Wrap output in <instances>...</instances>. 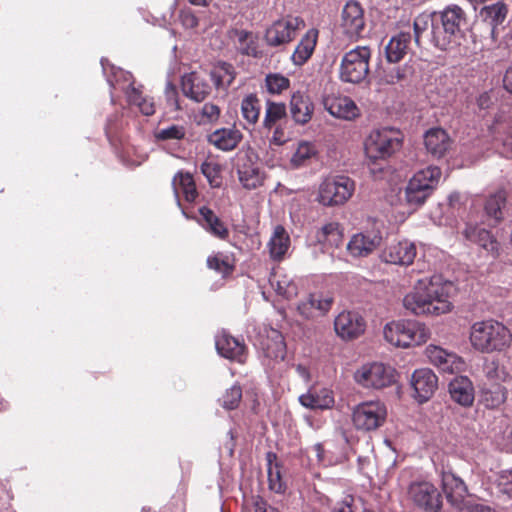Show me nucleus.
I'll use <instances>...</instances> for the list:
<instances>
[{
    "label": "nucleus",
    "instance_id": "15",
    "mask_svg": "<svg viewBox=\"0 0 512 512\" xmlns=\"http://www.w3.org/2000/svg\"><path fill=\"white\" fill-rule=\"evenodd\" d=\"M466 240L478 245L485 250L492 258L499 255V243L489 230L480 227L477 221L470 219L462 232Z\"/></svg>",
    "mask_w": 512,
    "mask_h": 512
},
{
    "label": "nucleus",
    "instance_id": "1",
    "mask_svg": "<svg viewBox=\"0 0 512 512\" xmlns=\"http://www.w3.org/2000/svg\"><path fill=\"white\" fill-rule=\"evenodd\" d=\"M452 284L443 282L439 276L421 278L403 298V306L410 313L440 315L452 309L450 291Z\"/></svg>",
    "mask_w": 512,
    "mask_h": 512
},
{
    "label": "nucleus",
    "instance_id": "64",
    "mask_svg": "<svg viewBox=\"0 0 512 512\" xmlns=\"http://www.w3.org/2000/svg\"><path fill=\"white\" fill-rule=\"evenodd\" d=\"M255 512H280L278 509L270 506L265 500L259 498L255 501Z\"/></svg>",
    "mask_w": 512,
    "mask_h": 512
},
{
    "label": "nucleus",
    "instance_id": "23",
    "mask_svg": "<svg viewBox=\"0 0 512 512\" xmlns=\"http://www.w3.org/2000/svg\"><path fill=\"white\" fill-rule=\"evenodd\" d=\"M289 108L291 117L296 124L305 125L312 119L314 104L305 92H294L290 99Z\"/></svg>",
    "mask_w": 512,
    "mask_h": 512
},
{
    "label": "nucleus",
    "instance_id": "45",
    "mask_svg": "<svg viewBox=\"0 0 512 512\" xmlns=\"http://www.w3.org/2000/svg\"><path fill=\"white\" fill-rule=\"evenodd\" d=\"M505 205V196L499 192L491 195L485 202L484 210L489 221L498 223L502 217V209Z\"/></svg>",
    "mask_w": 512,
    "mask_h": 512
},
{
    "label": "nucleus",
    "instance_id": "2",
    "mask_svg": "<svg viewBox=\"0 0 512 512\" xmlns=\"http://www.w3.org/2000/svg\"><path fill=\"white\" fill-rule=\"evenodd\" d=\"M512 341L509 329L496 320L475 322L470 331L471 345L482 353L503 351Z\"/></svg>",
    "mask_w": 512,
    "mask_h": 512
},
{
    "label": "nucleus",
    "instance_id": "20",
    "mask_svg": "<svg viewBox=\"0 0 512 512\" xmlns=\"http://www.w3.org/2000/svg\"><path fill=\"white\" fill-rule=\"evenodd\" d=\"M183 94L195 102L204 101L211 93V85L207 79L199 73L185 74L181 80Z\"/></svg>",
    "mask_w": 512,
    "mask_h": 512
},
{
    "label": "nucleus",
    "instance_id": "49",
    "mask_svg": "<svg viewBox=\"0 0 512 512\" xmlns=\"http://www.w3.org/2000/svg\"><path fill=\"white\" fill-rule=\"evenodd\" d=\"M154 135L158 141L181 140L186 136V128L182 125L174 124L158 129Z\"/></svg>",
    "mask_w": 512,
    "mask_h": 512
},
{
    "label": "nucleus",
    "instance_id": "14",
    "mask_svg": "<svg viewBox=\"0 0 512 512\" xmlns=\"http://www.w3.org/2000/svg\"><path fill=\"white\" fill-rule=\"evenodd\" d=\"M428 361L440 371L445 373L460 372L464 368V361L456 353L440 346L430 344L425 349Z\"/></svg>",
    "mask_w": 512,
    "mask_h": 512
},
{
    "label": "nucleus",
    "instance_id": "35",
    "mask_svg": "<svg viewBox=\"0 0 512 512\" xmlns=\"http://www.w3.org/2000/svg\"><path fill=\"white\" fill-rule=\"evenodd\" d=\"M199 214V223L205 230L220 239H225L228 236L227 228L211 209L207 207H201L199 209Z\"/></svg>",
    "mask_w": 512,
    "mask_h": 512
},
{
    "label": "nucleus",
    "instance_id": "44",
    "mask_svg": "<svg viewBox=\"0 0 512 512\" xmlns=\"http://www.w3.org/2000/svg\"><path fill=\"white\" fill-rule=\"evenodd\" d=\"M506 15L507 7L501 2L486 6L481 10V16L491 26L492 32L503 23Z\"/></svg>",
    "mask_w": 512,
    "mask_h": 512
},
{
    "label": "nucleus",
    "instance_id": "17",
    "mask_svg": "<svg viewBox=\"0 0 512 512\" xmlns=\"http://www.w3.org/2000/svg\"><path fill=\"white\" fill-rule=\"evenodd\" d=\"M341 27L350 37H358L365 27L364 10L355 0H349L341 12Z\"/></svg>",
    "mask_w": 512,
    "mask_h": 512
},
{
    "label": "nucleus",
    "instance_id": "52",
    "mask_svg": "<svg viewBox=\"0 0 512 512\" xmlns=\"http://www.w3.org/2000/svg\"><path fill=\"white\" fill-rule=\"evenodd\" d=\"M108 82L111 87H113V88L118 87L124 93H126V90L129 89L130 83H131V85H135V81H134L131 73L124 71L120 68L113 71V77L108 78Z\"/></svg>",
    "mask_w": 512,
    "mask_h": 512
},
{
    "label": "nucleus",
    "instance_id": "38",
    "mask_svg": "<svg viewBox=\"0 0 512 512\" xmlns=\"http://www.w3.org/2000/svg\"><path fill=\"white\" fill-rule=\"evenodd\" d=\"M266 460L269 489L275 493H283L286 489V485L282 480L281 466L277 461L276 454L268 452L266 454Z\"/></svg>",
    "mask_w": 512,
    "mask_h": 512
},
{
    "label": "nucleus",
    "instance_id": "5",
    "mask_svg": "<svg viewBox=\"0 0 512 512\" xmlns=\"http://www.w3.org/2000/svg\"><path fill=\"white\" fill-rule=\"evenodd\" d=\"M383 333L387 342L402 348L420 345L429 338V330L426 326L413 320L387 323Z\"/></svg>",
    "mask_w": 512,
    "mask_h": 512
},
{
    "label": "nucleus",
    "instance_id": "16",
    "mask_svg": "<svg viewBox=\"0 0 512 512\" xmlns=\"http://www.w3.org/2000/svg\"><path fill=\"white\" fill-rule=\"evenodd\" d=\"M363 317L354 311H343L338 314L334 321V329L338 336L345 340L359 337L365 331Z\"/></svg>",
    "mask_w": 512,
    "mask_h": 512
},
{
    "label": "nucleus",
    "instance_id": "46",
    "mask_svg": "<svg viewBox=\"0 0 512 512\" xmlns=\"http://www.w3.org/2000/svg\"><path fill=\"white\" fill-rule=\"evenodd\" d=\"M342 232L338 223L331 222L324 225L317 233V240L330 246L338 247L342 242Z\"/></svg>",
    "mask_w": 512,
    "mask_h": 512
},
{
    "label": "nucleus",
    "instance_id": "28",
    "mask_svg": "<svg viewBox=\"0 0 512 512\" xmlns=\"http://www.w3.org/2000/svg\"><path fill=\"white\" fill-rule=\"evenodd\" d=\"M442 485L447 500L453 505H459L467 495L465 483L453 473H443Z\"/></svg>",
    "mask_w": 512,
    "mask_h": 512
},
{
    "label": "nucleus",
    "instance_id": "29",
    "mask_svg": "<svg viewBox=\"0 0 512 512\" xmlns=\"http://www.w3.org/2000/svg\"><path fill=\"white\" fill-rule=\"evenodd\" d=\"M142 85H131L126 90V99L129 105L135 106L145 116H151L155 113V103L153 98L143 95Z\"/></svg>",
    "mask_w": 512,
    "mask_h": 512
},
{
    "label": "nucleus",
    "instance_id": "36",
    "mask_svg": "<svg viewBox=\"0 0 512 512\" xmlns=\"http://www.w3.org/2000/svg\"><path fill=\"white\" fill-rule=\"evenodd\" d=\"M199 214V223L205 230L220 239H225L228 236L227 228L211 209L207 207H201L199 209Z\"/></svg>",
    "mask_w": 512,
    "mask_h": 512
},
{
    "label": "nucleus",
    "instance_id": "8",
    "mask_svg": "<svg viewBox=\"0 0 512 512\" xmlns=\"http://www.w3.org/2000/svg\"><path fill=\"white\" fill-rule=\"evenodd\" d=\"M386 418L387 407L379 400L359 403L352 410V423L358 431H375L385 423Z\"/></svg>",
    "mask_w": 512,
    "mask_h": 512
},
{
    "label": "nucleus",
    "instance_id": "48",
    "mask_svg": "<svg viewBox=\"0 0 512 512\" xmlns=\"http://www.w3.org/2000/svg\"><path fill=\"white\" fill-rule=\"evenodd\" d=\"M267 91L271 94H280L289 88L290 81L287 77L278 74H268L265 78Z\"/></svg>",
    "mask_w": 512,
    "mask_h": 512
},
{
    "label": "nucleus",
    "instance_id": "47",
    "mask_svg": "<svg viewBox=\"0 0 512 512\" xmlns=\"http://www.w3.org/2000/svg\"><path fill=\"white\" fill-rule=\"evenodd\" d=\"M316 155L315 146L310 142H300L293 153L290 164L293 168H299L307 164V162Z\"/></svg>",
    "mask_w": 512,
    "mask_h": 512
},
{
    "label": "nucleus",
    "instance_id": "25",
    "mask_svg": "<svg viewBox=\"0 0 512 512\" xmlns=\"http://www.w3.org/2000/svg\"><path fill=\"white\" fill-rule=\"evenodd\" d=\"M424 144L430 155L440 159L449 151L452 141L445 130L432 128L425 133Z\"/></svg>",
    "mask_w": 512,
    "mask_h": 512
},
{
    "label": "nucleus",
    "instance_id": "26",
    "mask_svg": "<svg viewBox=\"0 0 512 512\" xmlns=\"http://www.w3.org/2000/svg\"><path fill=\"white\" fill-rule=\"evenodd\" d=\"M243 135L233 127L219 128L208 135V142L222 151H232L241 142Z\"/></svg>",
    "mask_w": 512,
    "mask_h": 512
},
{
    "label": "nucleus",
    "instance_id": "9",
    "mask_svg": "<svg viewBox=\"0 0 512 512\" xmlns=\"http://www.w3.org/2000/svg\"><path fill=\"white\" fill-rule=\"evenodd\" d=\"M355 191V182L348 176L338 175L325 179L320 187L318 200L324 206L342 205Z\"/></svg>",
    "mask_w": 512,
    "mask_h": 512
},
{
    "label": "nucleus",
    "instance_id": "58",
    "mask_svg": "<svg viewBox=\"0 0 512 512\" xmlns=\"http://www.w3.org/2000/svg\"><path fill=\"white\" fill-rule=\"evenodd\" d=\"M220 117V108L213 103H206L201 109V122L214 123Z\"/></svg>",
    "mask_w": 512,
    "mask_h": 512
},
{
    "label": "nucleus",
    "instance_id": "32",
    "mask_svg": "<svg viewBox=\"0 0 512 512\" xmlns=\"http://www.w3.org/2000/svg\"><path fill=\"white\" fill-rule=\"evenodd\" d=\"M262 350L267 358L275 361H282L286 355V344L282 334L271 329L267 339L261 343Z\"/></svg>",
    "mask_w": 512,
    "mask_h": 512
},
{
    "label": "nucleus",
    "instance_id": "54",
    "mask_svg": "<svg viewBox=\"0 0 512 512\" xmlns=\"http://www.w3.org/2000/svg\"><path fill=\"white\" fill-rule=\"evenodd\" d=\"M200 170L211 187H219L221 185L219 164L205 161L201 164Z\"/></svg>",
    "mask_w": 512,
    "mask_h": 512
},
{
    "label": "nucleus",
    "instance_id": "34",
    "mask_svg": "<svg viewBox=\"0 0 512 512\" xmlns=\"http://www.w3.org/2000/svg\"><path fill=\"white\" fill-rule=\"evenodd\" d=\"M317 35L316 30H309L303 36L291 56L295 65L301 66L311 57L316 46Z\"/></svg>",
    "mask_w": 512,
    "mask_h": 512
},
{
    "label": "nucleus",
    "instance_id": "41",
    "mask_svg": "<svg viewBox=\"0 0 512 512\" xmlns=\"http://www.w3.org/2000/svg\"><path fill=\"white\" fill-rule=\"evenodd\" d=\"M270 283L276 293L286 299H291L298 294L296 282L287 274L275 273Z\"/></svg>",
    "mask_w": 512,
    "mask_h": 512
},
{
    "label": "nucleus",
    "instance_id": "13",
    "mask_svg": "<svg viewBox=\"0 0 512 512\" xmlns=\"http://www.w3.org/2000/svg\"><path fill=\"white\" fill-rule=\"evenodd\" d=\"M413 397L419 402L428 401L438 388V377L429 368L416 369L410 378Z\"/></svg>",
    "mask_w": 512,
    "mask_h": 512
},
{
    "label": "nucleus",
    "instance_id": "60",
    "mask_svg": "<svg viewBox=\"0 0 512 512\" xmlns=\"http://www.w3.org/2000/svg\"><path fill=\"white\" fill-rule=\"evenodd\" d=\"M241 53L247 56L258 58L261 56V51L258 49L255 37L250 39L244 45L240 46Z\"/></svg>",
    "mask_w": 512,
    "mask_h": 512
},
{
    "label": "nucleus",
    "instance_id": "30",
    "mask_svg": "<svg viewBox=\"0 0 512 512\" xmlns=\"http://www.w3.org/2000/svg\"><path fill=\"white\" fill-rule=\"evenodd\" d=\"M237 173L240 183L246 189H255L263 182L259 167L250 158L238 165Z\"/></svg>",
    "mask_w": 512,
    "mask_h": 512
},
{
    "label": "nucleus",
    "instance_id": "7",
    "mask_svg": "<svg viewBox=\"0 0 512 512\" xmlns=\"http://www.w3.org/2000/svg\"><path fill=\"white\" fill-rule=\"evenodd\" d=\"M440 176L441 171L436 166H429L414 174L405 190L407 203L415 207L422 205L437 185Z\"/></svg>",
    "mask_w": 512,
    "mask_h": 512
},
{
    "label": "nucleus",
    "instance_id": "40",
    "mask_svg": "<svg viewBox=\"0 0 512 512\" xmlns=\"http://www.w3.org/2000/svg\"><path fill=\"white\" fill-rule=\"evenodd\" d=\"M234 67L226 62L217 63L210 72L211 79L217 89H227L235 79Z\"/></svg>",
    "mask_w": 512,
    "mask_h": 512
},
{
    "label": "nucleus",
    "instance_id": "62",
    "mask_svg": "<svg viewBox=\"0 0 512 512\" xmlns=\"http://www.w3.org/2000/svg\"><path fill=\"white\" fill-rule=\"evenodd\" d=\"M181 21L186 28H195L198 26V18L190 12H184L181 15Z\"/></svg>",
    "mask_w": 512,
    "mask_h": 512
},
{
    "label": "nucleus",
    "instance_id": "55",
    "mask_svg": "<svg viewBox=\"0 0 512 512\" xmlns=\"http://www.w3.org/2000/svg\"><path fill=\"white\" fill-rule=\"evenodd\" d=\"M207 265L210 269L216 271L222 276H226L233 270V267L227 261V258L223 255L209 256L207 259Z\"/></svg>",
    "mask_w": 512,
    "mask_h": 512
},
{
    "label": "nucleus",
    "instance_id": "42",
    "mask_svg": "<svg viewBox=\"0 0 512 512\" xmlns=\"http://www.w3.org/2000/svg\"><path fill=\"white\" fill-rule=\"evenodd\" d=\"M261 103L258 97L251 93L241 101V116L249 125H255L260 116Z\"/></svg>",
    "mask_w": 512,
    "mask_h": 512
},
{
    "label": "nucleus",
    "instance_id": "4",
    "mask_svg": "<svg viewBox=\"0 0 512 512\" xmlns=\"http://www.w3.org/2000/svg\"><path fill=\"white\" fill-rule=\"evenodd\" d=\"M403 142L398 129L384 127L370 132L364 142V150L369 162L386 161L400 150Z\"/></svg>",
    "mask_w": 512,
    "mask_h": 512
},
{
    "label": "nucleus",
    "instance_id": "39",
    "mask_svg": "<svg viewBox=\"0 0 512 512\" xmlns=\"http://www.w3.org/2000/svg\"><path fill=\"white\" fill-rule=\"evenodd\" d=\"M176 195L182 193L185 200L193 202L198 196L194 179L190 173H177L172 181Z\"/></svg>",
    "mask_w": 512,
    "mask_h": 512
},
{
    "label": "nucleus",
    "instance_id": "57",
    "mask_svg": "<svg viewBox=\"0 0 512 512\" xmlns=\"http://www.w3.org/2000/svg\"><path fill=\"white\" fill-rule=\"evenodd\" d=\"M498 491L512 499V469L502 471L497 479Z\"/></svg>",
    "mask_w": 512,
    "mask_h": 512
},
{
    "label": "nucleus",
    "instance_id": "21",
    "mask_svg": "<svg viewBox=\"0 0 512 512\" xmlns=\"http://www.w3.org/2000/svg\"><path fill=\"white\" fill-rule=\"evenodd\" d=\"M382 237L377 232L357 233L347 244V250L353 257H366L381 243Z\"/></svg>",
    "mask_w": 512,
    "mask_h": 512
},
{
    "label": "nucleus",
    "instance_id": "50",
    "mask_svg": "<svg viewBox=\"0 0 512 512\" xmlns=\"http://www.w3.org/2000/svg\"><path fill=\"white\" fill-rule=\"evenodd\" d=\"M409 70L407 66H396L385 69L381 76V82L393 85L404 81L408 77Z\"/></svg>",
    "mask_w": 512,
    "mask_h": 512
},
{
    "label": "nucleus",
    "instance_id": "51",
    "mask_svg": "<svg viewBox=\"0 0 512 512\" xmlns=\"http://www.w3.org/2000/svg\"><path fill=\"white\" fill-rule=\"evenodd\" d=\"M241 399L242 389L239 385L235 384L225 391L222 398L220 399V403L223 408L227 410H233L239 406Z\"/></svg>",
    "mask_w": 512,
    "mask_h": 512
},
{
    "label": "nucleus",
    "instance_id": "56",
    "mask_svg": "<svg viewBox=\"0 0 512 512\" xmlns=\"http://www.w3.org/2000/svg\"><path fill=\"white\" fill-rule=\"evenodd\" d=\"M310 295L313 298L315 311H318L319 314L323 315L331 309L334 298L330 294L313 293Z\"/></svg>",
    "mask_w": 512,
    "mask_h": 512
},
{
    "label": "nucleus",
    "instance_id": "61",
    "mask_svg": "<svg viewBox=\"0 0 512 512\" xmlns=\"http://www.w3.org/2000/svg\"><path fill=\"white\" fill-rule=\"evenodd\" d=\"M165 97L168 104L174 109H179L178 103V93L176 86H174L171 82H168L165 88Z\"/></svg>",
    "mask_w": 512,
    "mask_h": 512
},
{
    "label": "nucleus",
    "instance_id": "33",
    "mask_svg": "<svg viewBox=\"0 0 512 512\" xmlns=\"http://www.w3.org/2000/svg\"><path fill=\"white\" fill-rule=\"evenodd\" d=\"M290 247V237L284 227L278 225L275 227L269 240L268 248L273 260H281Z\"/></svg>",
    "mask_w": 512,
    "mask_h": 512
},
{
    "label": "nucleus",
    "instance_id": "19",
    "mask_svg": "<svg viewBox=\"0 0 512 512\" xmlns=\"http://www.w3.org/2000/svg\"><path fill=\"white\" fill-rule=\"evenodd\" d=\"M415 256V244L408 240L392 242L381 253L383 261L396 265H409Z\"/></svg>",
    "mask_w": 512,
    "mask_h": 512
},
{
    "label": "nucleus",
    "instance_id": "3",
    "mask_svg": "<svg viewBox=\"0 0 512 512\" xmlns=\"http://www.w3.org/2000/svg\"><path fill=\"white\" fill-rule=\"evenodd\" d=\"M465 23V13L457 5L446 7L443 11L434 12L430 40L439 49L446 50L461 33Z\"/></svg>",
    "mask_w": 512,
    "mask_h": 512
},
{
    "label": "nucleus",
    "instance_id": "43",
    "mask_svg": "<svg viewBox=\"0 0 512 512\" xmlns=\"http://www.w3.org/2000/svg\"><path fill=\"white\" fill-rule=\"evenodd\" d=\"M287 115L286 105L281 102L268 100L265 107V115L262 125L266 129H272L280 120Z\"/></svg>",
    "mask_w": 512,
    "mask_h": 512
},
{
    "label": "nucleus",
    "instance_id": "18",
    "mask_svg": "<svg viewBox=\"0 0 512 512\" xmlns=\"http://www.w3.org/2000/svg\"><path fill=\"white\" fill-rule=\"evenodd\" d=\"M322 103L325 110L335 118L353 120L360 114L355 102L347 96L326 95L323 97Z\"/></svg>",
    "mask_w": 512,
    "mask_h": 512
},
{
    "label": "nucleus",
    "instance_id": "63",
    "mask_svg": "<svg viewBox=\"0 0 512 512\" xmlns=\"http://www.w3.org/2000/svg\"><path fill=\"white\" fill-rule=\"evenodd\" d=\"M270 141L271 143L278 146L284 144L287 141L284 131L280 126L275 127Z\"/></svg>",
    "mask_w": 512,
    "mask_h": 512
},
{
    "label": "nucleus",
    "instance_id": "59",
    "mask_svg": "<svg viewBox=\"0 0 512 512\" xmlns=\"http://www.w3.org/2000/svg\"><path fill=\"white\" fill-rule=\"evenodd\" d=\"M297 310L300 313V315H302L306 319L315 317V305L313 302V298H311V295H309L305 300L301 301L298 304Z\"/></svg>",
    "mask_w": 512,
    "mask_h": 512
},
{
    "label": "nucleus",
    "instance_id": "22",
    "mask_svg": "<svg viewBox=\"0 0 512 512\" xmlns=\"http://www.w3.org/2000/svg\"><path fill=\"white\" fill-rule=\"evenodd\" d=\"M215 346L222 357L239 363H244L246 360L245 344L226 332H221L216 336Z\"/></svg>",
    "mask_w": 512,
    "mask_h": 512
},
{
    "label": "nucleus",
    "instance_id": "6",
    "mask_svg": "<svg viewBox=\"0 0 512 512\" xmlns=\"http://www.w3.org/2000/svg\"><path fill=\"white\" fill-rule=\"evenodd\" d=\"M371 49L368 46H357L346 52L340 63L339 78L342 82L361 84L369 73Z\"/></svg>",
    "mask_w": 512,
    "mask_h": 512
},
{
    "label": "nucleus",
    "instance_id": "31",
    "mask_svg": "<svg viewBox=\"0 0 512 512\" xmlns=\"http://www.w3.org/2000/svg\"><path fill=\"white\" fill-rule=\"evenodd\" d=\"M411 42V35L408 32H400L393 36L385 47L386 59L390 63H397L407 53Z\"/></svg>",
    "mask_w": 512,
    "mask_h": 512
},
{
    "label": "nucleus",
    "instance_id": "24",
    "mask_svg": "<svg viewBox=\"0 0 512 512\" xmlns=\"http://www.w3.org/2000/svg\"><path fill=\"white\" fill-rule=\"evenodd\" d=\"M449 395L455 403L462 407H470L474 402V386L467 376L452 379L448 386Z\"/></svg>",
    "mask_w": 512,
    "mask_h": 512
},
{
    "label": "nucleus",
    "instance_id": "10",
    "mask_svg": "<svg viewBox=\"0 0 512 512\" xmlns=\"http://www.w3.org/2000/svg\"><path fill=\"white\" fill-rule=\"evenodd\" d=\"M354 380L364 388L382 389L395 382V371L380 362L367 363L355 371Z\"/></svg>",
    "mask_w": 512,
    "mask_h": 512
},
{
    "label": "nucleus",
    "instance_id": "53",
    "mask_svg": "<svg viewBox=\"0 0 512 512\" xmlns=\"http://www.w3.org/2000/svg\"><path fill=\"white\" fill-rule=\"evenodd\" d=\"M432 14H420L414 19L413 27H414V39L417 45H420L421 39L424 34L427 32L428 28L432 29Z\"/></svg>",
    "mask_w": 512,
    "mask_h": 512
},
{
    "label": "nucleus",
    "instance_id": "27",
    "mask_svg": "<svg viewBox=\"0 0 512 512\" xmlns=\"http://www.w3.org/2000/svg\"><path fill=\"white\" fill-rule=\"evenodd\" d=\"M299 402L302 406L312 410L330 409L334 405L333 392L328 388L319 390H309L307 393L299 396Z\"/></svg>",
    "mask_w": 512,
    "mask_h": 512
},
{
    "label": "nucleus",
    "instance_id": "12",
    "mask_svg": "<svg viewBox=\"0 0 512 512\" xmlns=\"http://www.w3.org/2000/svg\"><path fill=\"white\" fill-rule=\"evenodd\" d=\"M409 498L413 503L428 512H437L441 507V494L430 482H414L409 487Z\"/></svg>",
    "mask_w": 512,
    "mask_h": 512
},
{
    "label": "nucleus",
    "instance_id": "11",
    "mask_svg": "<svg viewBox=\"0 0 512 512\" xmlns=\"http://www.w3.org/2000/svg\"><path fill=\"white\" fill-rule=\"evenodd\" d=\"M304 27L299 17L287 16L274 21L265 31L264 40L270 47L285 46L293 41L298 31Z\"/></svg>",
    "mask_w": 512,
    "mask_h": 512
},
{
    "label": "nucleus",
    "instance_id": "37",
    "mask_svg": "<svg viewBox=\"0 0 512 512\" xmlns=\"http://www.w3.org/2000/svg\"><path fill=\"white\" fill-rule=\"evenodd\" d=\"M507 399V390L500 384H492L481 390L480 403L486 408L495 409L500 407Z\"/></svg>",
    "mask_w": 512,
    "mask_h": 512
}]
</instances>
